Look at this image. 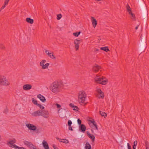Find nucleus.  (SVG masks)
<instances>
[{
  "instance_id": "1",
  "label": "nucleus",
  "mask_w": 149,
  "mask_h": 149,
  "mask_svg": "<svg viewBox=\"0 0 149 149\" xmlns=\"http://www.w3.org/2000/svg\"><path fill=\"white\" fill-rule=\"evenodd\" d=\"M61 88V84L57 81H55L51 84L50 89L53 93H58L60 91Z\"/></svg>"
},
{
  "instance_id": "2",
  "label": "nucleus",
  "mask_w": 149,
  "mask_h": 149,
  "mask_svg": "<svg viewBox=\"0 0 149 149\" xmlns=\"http://www.w3.org/2000/svg\"><path fill=\"white\" fill-rule=\"evenodd\" d=\"M86 97V94L84 91L79 92L78 97L79 103L81 105L85 106L87 103L85 102V99Z\"/></svg>"
},
{
  "instance_id": "3",
  "label": "nucleus",
  "mask_w": 149,
  "mask_h": 149,
  "mask_svg": "<svg viewBox=\"0 0 149 149\" xmlns=\"http://www.w3.org/2000/svg\"><path fill=\"white\" fill-rule=\"evenodd\" d=\"M95 80L96 83L104 85H106L108 82V80L103 77H96L95 78Z\"/></svg>"
},
{
  "instance_id": "4",
  "label": "nucleus",
  "mask_w": 149,
  "mask_h": 149,
  "mask_svg": "<svg viewBox=\"0 0 149 149\" xmlns=\"http://www.w3.org/2000/svg\"><path fill=\"white\" fill-rule=\"evenodd\" d=\"M140 39L142 41L140 47L141 51H143L144 52L147 47L146 40V39L143 38L142 35L140 37Z\"/></svg>"
},
{
  "instance_id": "5",
  "label": "nucleus",
  "mask_w": 149,
  "mask_h": 149,
  "mask_svg": "<svg viewBox=\"0 0 149 149\" xmlns=\"http://www.w3.org/2000/svg\"><path fill=\"white\" fill-rule=\"evenodd\" d=\"M140 4L143 12V14L144 17L146 16L147 15V12L146 10V6L144 1H140Z\"/></svg>"
},
{
  "instance_id": "6",
  "label": "nucleus",
  "mask_w": 149,
  "mask_h": 149,
  "mask_svg": "<svg viewBox=\"0 0 149 149\" xmlns=\"http://www.w3.org/2000/svg\"><path fill=\"white\" fill-rule=\"evenodd\" d=\"M10 84L6 78L0 77V85L8 86Z\"/></svg>"
},
{
  "instance_id": "7",
  "label": "nucleus",
  "mask_w": 149,
  "mask_h": 149,
  "mask_svg": "<svg viewBox=\"0 0 149 149\" xmlns=\"http://www.w3.org/2000/svg\"><path fill=\"white\" fill-rule=\"evenodd\" d=\"M96 91L98 93L97 94L96 96L97 97L99 98L103 99L104 97V93L101 91L100 88L97 87Z\"/></svg>"
},
{
  "instance_id": "8",
  "label": "nucleus",
  "mask_w": 149,
  "mask_h": 149,
  "mask_svg": "<svg viewBox=\"0 0 149 149\" xmlns=\"http://www.w3.org/2000/svg\"><path fill=\"white\" fill-rule=\"evenodd\" d=\"M82 42V40H78L76 39L74 41V47L76 48V50L77 51L79 49V44L81 42Z\"/></svg>"
},
{
  "instance_id": "9",
  "label": "nucleus",
  "mask_w": 149,
  "mask_h": 149,
  "mask_svg": "<svg viewBox=\"0 0 149 149\" xmlns=\"http://www.w3.org/2000/svg\"><path fill=\"white\" fill-rule=\"evenodd\" d=\"M42 114V110H38L36 111L33 112L32 114L33 116L38 117L41 116Z\"/></svg>"
},
{
  "instance_id": "10",
  "label": "nucleus",
  "mask_w": 149,
  "mask_h": 149,
  "mask_svg": "<svg viewBox=\"0 0 149 149\" xmlns=\"http://www.w3.org/2000/svg\"><path fill=\"white\" fill-rule=\"evenodd\" d=\"M26 126L30 130L35 131L36 129V126L33 124L30 123L26 124Z\"/></svg>"
},
{
  "instance_id": "11",
  "label": "nucleus",
  "mask_w": 149,
  "mask_h": 149,
  "mask_svg": "<svg viewBox=\"0 0 149 149\" xmlns=\"http://www.w3.org/2000/svg\"><path fill=\"white\" fill-rule=\"evenodd\" d=\"M32 86L30 84H26L24 85L23 87V89L25 91H28L30 90Z\"/></svg>"
},
{
  "instance_id": "12",
  "label": "nucleus",
  "mask_w": 149,
  "mask_h": 149,
  "mask_svg": "<svg viewBox=\"0 0 149 149\" xmlns=\"http://www.w3.org/2000/svg\"><path fill=\"white\" fill-rule=\"evenodd\" d=\"M101 69V67L100 66L95 64L93 67V71L95 72H98L99 70Z\"/></svg>"
},
{
  "instance_id": "13",
  "label": "nucleus",
  "mask_w": 149,
  "mask_h": 149,
  "mask_svg": "<svg viewBox=\"0 0 149 149\" xmlns=\"http://www.w3.org/2000/svg\"><path fill=\"white\" fill-rule=\"evenodd\" d=\"M91 19L93 26L95 28L97 24V21L96 19L93 17H92Z\"/></svg>"
},
{
  "instance_id": "14",
  "label": "nucleus",
  "mask_w": 149,
  "mask_h": 149,
  "mask_svg": "<svg viewBox=\"0 0 149 149\" xmlns=\"http://www.w3.org/2000/svg\"><path fill=\"white\" fill-rule=\"evenodd\" d=\"M48 114L49 113L47 111L42 110V114L41 116L45 118H47L48 117Z\"/></svg>"
},
{
  "instance_id": "15",
  "label": "nucleus",
  "mask_w": 149,
  "mask_h": 149,
  "mask_svg": "<svg viewBox=\"0 0 149 149\" xmlns=\"http://www.w3.org/2000/svg\"><path fill=\"white\" fill-rule=\"evenodd\" d=\"M86 134L89 138L91 139L92 141L94 142L95 139V136L91 134L88 131L86 132Z\"/></svg>"
},
{
  "instance_id": "16",
  "label": "nucleus",
  "mask_w": 149,
  "mask_h": 149,
  "mask_svg": "<svg viewBox=\"0 0 149 149\" xmlns=\"http://www.w3.org/2000/svg\"><path fill=\"white\" fill-rule=\"evenodd\" d=\"M37 97L43 102H45L46 100L43 96L41 95V94H39L38 95Z\"/></svg>"
},
{
  "instance_id": "17",
  "label": "nucleus",
  "mask_w": 149,
  "mask_h": 149,
  "mask_svg": "<svg viewBox=\"0 0 149 149\" xmlns=\"http://www.w3.org/2000/svg\"><path fill=\"white\" fill-rule=\"evenodd\" d=\"M79 129L81 132H84L86 130V127L84 125L81 124V125L79 126Z\"/></svg>"
},
{
  "instance_id": "18",
  "label": "nucleus",
  "mask_w": 149,
  "mask_h": 149,
  "mask_svg": "<svg viewBox=\"0 0 149 149\" xmlns=\"http://www.w3.org/2000/svg\"><path fill=\"white\" fill-rule=\"evenodd\" d=\"M16 141L15 139L14 138L13 139L10 140L9 142H8L7 144L8 145L10 144L11 146H10L11 147V146H13L12 145L14 144V143H16Z\"/></svg>"
},
{
  "instance_id": "19",
  "label": "nucleus",
  "mask_w": 149,
  "mask_h": 149,
  "mask_svg": "<svg viewBox=\"0 0 149 149\" xmlns=\"http://www.w3.org/2000/svg\"><path fill=\"white\" fill-rule=\"evenodd\" d=\"M42 144L45 149H49L48 144L46 141H44L42 142Z\"/></svg>"
},
{
  "instance_id": "20",
  "label": "nucleus",
  "mask_w": 149,
  "mask_h": 149,
  "mask_svg": "<svg viewBox=\"0 0 149 149\" xmlns=\"http://www.w3.org/2000/svg\"><path fill=\"white\" fill-rule=\"evenodd\" d=\"M69 106L72 107L73 109L74 110L78 111L79 109V108L77 106H75L72 103H70L69 104Z\"/></svg>"
},
{
  "instance_id": "21",
  "label": "nucleus",
  "mask_w": 149,
  "mask_h": 149,
  "mask_svg": "<svg viewBox=\"0 0 149 149\" xmlns=\"http://www.w3.org/2000/svg\"><path fill=\"white\" fill-rule=\"evenodd\" d=\"M26 21L27 22L31 24H33L34 22L33 20L29 17L27 18L26 19Z\"/></svg>"
},
{
  "instance_id": "22",
  "label": "nucleus",
  "mask_w": 149,
  "mask_h": 149,
  "mask_svg": "<svg viewBox=\"0 0 149 149\" xmlns=\"http://www.w3.org/2000/svg\"><path fill=\"white\" fill-rule=\"evenodd\" d=\"M12 146H11V147L15 149H25L24 148L19 147L15 144H14L13 145H12Z\"/></svg>"
},
{
  "instance_id": "23",
  "label": "nucleus",
  "mask_w": 149,
  "mask_h": 149,
  "mask_svg": "<svg viewBox=\"0 0 149 149\" xmlns=\"http://www.w3.org/2000/svg\"><path fill=\"white\" fill-rule=\"evenodd\" d=\"M9 1H5V2H4V5L2 6V7L0 9V12H1V10H3V9L4 8L6 7V6L7 5V4H8V3L9 2Z\"/></svg>"
},
{
  "instance_id": "24",
  "label": "nucleus",
  "mask_w": 149,
  "mask_h": 149,
  "mask_svg": "<svg viewBox=\"0 0 149 149\" xmlns=\"http://www.w3.org/2000/svg\"><path fill=\"white\" fill-rule=\"evenodd\" d=\"M48 55L51 58L55 59L56 58L55 56L53 55V52L48 53Z\"/></svg>"
},
{
  "instance_id": "25",
  "label": "nucleus",
  "mask_w": 149,
  "mask_h": 149,
  "mask_svg": "<svg viewBox=\"0 0 149 149\" xmlns=\"http://www.w3.org/2000/svg\"><path fill=\"white\" fill-rule=\"evenodd\" d=\"M100 49L103 50L106 52H107L108 51H109V49L108 47H102L100 48Z\"/></svg>"
},
{
  "instance_id": "26",
  "label": "nucleus",
  "mask_w": 149,
  "mask_h": 149,
  "mask_svg": "<svg viewBox=\"0 0 149 149\" xmlns=\"http://www.w3.org/2000/svg\"><path fill=\"white\" fill-rule=\"evenodd\" d=\"M85 149H91V147L90 144L88 142L86 143L85 147Z\"/></svg>"
},
{
  "instance_id": "27",
  "label": "nucleus",
  "mask_w": 149,
  "mask_h": 149,
  "mask_svg": "<svg viewBox=\"0 0 149 149\" xmlns=\"http://www.w3.org/2000/svg\"><path fill=\"white\" fill-rule=\"evenodd\" d=\"M129 14L131 15V18L132 20L134 21L135 20V17L134 15L132 13V12L129 13Z\"/></svg>"
},
{
  "instance_id": "28",
  "label": "nucleus",
  "mask_w": 149,
  "mask_h": 149,
  "mask_svg": "<svg viewBox=\"0 0 149 149\" xmlns=\"http://www.w3.org/2000/svg\"><path fill=\"white\" fill-rule=\"evenodd\" d=\"M49 65V63H47L45 64V65L44 64L43 65L42 67V69H44L46 68H47Z\"/></svg>"
},
{
  "instance_id": "29",
  "label": "nucleus",
  "mask_w": 149,
  "mask_h": 149,
  "mask_svg": "<svg viewBox=\"0 0 149 149\" xmlns=\"http://www.w3.org/2000/svg\"><path fill=\"white\" fill-rule=\"evenodd\" d=\"M28 147L30 149H35L36 147L35 146L33 145L31 143V144H30L29 146Z\"/></svg>"
},
{
  "instance_id": "30",
  "label": "nucleus",
  "mask_w": 149,
  "mask_h": 149,
  "mask_svg": "<svg viewBox=\"0 0 149 149\" xmlns=\"http://www.w3.org/2000/svg\"><path fill=\"white\" fill-rule=\"evenodd\" d=\"M99 112L100 114L102 116H104V117L107 116V113H106L105 112L102 111H100Z\"/></svg>"
},
{
  "instance_id": "31",
  "label": "nucleus",
  "mask_w": 149,
  "mask_h": 149,
  "mask_svg": "<svg viewBox=\"0 0 149 149\" xmlns=\"http://www.w3.org/2000/svg\"><path fill=\"white\" fill-rule=\"evenodd\" d=\"M126 8L127 11L129 12V13L132 12L131 10V8L128 4H127L126 6Z\"/></svg>"
},
{
  "instance_id": "32",
  "label": "nucleus",
  "mask_w": 149,
  "mask_h": 149,
  "mask_svg": "<svg viewBox=\"0 0 149 149\" xmlns=\"http://www.w3.org/2000/svg\"><path fill=\"white\" fill-rule=\"evenodd\" d=\"M31 143L30 142L28 141H24V144L25 145H26L28 147L30 145V144H31Z\"/></svg>"
},
{
  "instance_id": "33",
  "label": "nucleus",
  "mask_w": 149,
  "mask_h": 149,
  "mask_svg": "<svg viewBox=\"0 0 149 149\" xmlns=\"http://www.w3.org/2000/svg\"><path fill=\"white\" fill-rule=\"evenodd\" d=\"M81 33L80 31L77 32L75 33H73V35L75 37H78Z\"/></svg>"
},
{
  "instance_id": "34",
  "label": "nucleus",
  "mask_w": 149,
  "mask_h": 149,
  "mask_svg": "<svg viewBox=\"0 0 149 149\" xmlns=\"http://www.w3.org/2000/svg\"><path fill=\"white\" fill-rule=\"evenodd\" d=\"M32 102L35 105H37V104H38L37 103V101L34 98H32Z\"/></svg>"
},
{
  "instance_id": "35",
  "label": "nucleus",
  "mask_w": 149,
  "mask_h": 149,
  "mask_svg": "<svg viewBox=\"0 0 149 149\" xmlns=\"http://www.w3.org/2000/svg\"><path fill=\"white\" fill-rule=\"evenodd\" d=\"M46 62V60H42L40 63V65L42 67L43 65H44V63Z\"/></svg>"
},
{
  "instance_id": "36",
  "label": "nucleus",
  "mask_w": 149,
  "mask_h": 149,
  "mask_svg": "<svg viewBox=\"0 0 149 149\" xmlns=\"http://www.w3.org/2000/svg\"><path fill=\"white\" fill-rule=\"evenodd\" d=\"M145 146L146 149H149V142L148 141L145 142Z\"/></svg>"
},
{
  "instance_id": "37",
  "label": "nucleus",
  "mask_w": 149,
  "mask_h": 149,
  "mask_svg": "<svg viewBox=\"0 0 149 149\" xmlns=\"http://www.w3.org/2000/svg\"><path fill=\"white\" fill-rule=\"evenodd\" d=\"M60 142H63L64 143H67L69 142V141L68 140H67L66 139H63L62 141H60Z\"/></svg>"
},
{
  "instance_id": "38",
  "label": "nucleus",
  "mask_w": 149,
  "mask_h": 149,
  "mask_svg": "<svg viewBox=\"0 0 149 149\" xmlns=\"http://www.w3.org/2000/svg\"><path fill=\"white\" fill-rule=\"evenodd\" d=\"M62 15L61 14L57 15V19L58 20H59L62 17Z\"/></svg>"
},
{
  "instance_id": "39",
  "label": "nucleus",
  "mask_w": 149,
  "mask_h": 149,
  "mask_svg": "<svg viewBox=\"0 0 149 149\" xmlns=\"http://www.w3.org/2000/svg\"><path fill=\"white\" fill-rule=\"evenodd\" d=\"M40 109H41V110L44 109V107H43L42 105L40 104H38L37 105Z\"/></svg>"
},
{
  "instance_id": "40",
  "label": "nucleus",
  "mask_w": 149,
  "mask_h": 149,
  "mask_svg": "<svg viewBox=\"0 0 149 149\" xmlns=\"http://www.w3.org/2000/svg\"><path fill=\"white\" fill-rule=\"evenodd\" d=\"M8 109L7 107H6V109H4V110L3 111V113H5L6 114H7L8 112Z\"/></svg>"
},
{
  "instance_id": "41",
  "label": "nucleus",
  "mask_w": 149,
  "mask_h": 149,
  "mask_svg": "<svg viewBox=\"0 0 149 149\" xmlns=\"http://www.w3.org/2000/svg\"><path fill=\"white\" fill-rule=\"evenodd\" d=\"M77 123H78V124L79 125V126L80 125H81V121L79 119H78L77 120Z\"/></svg>"
},
{
  "instance_id": "42",
  "label": "nucleus",
  "mask_w": 149,
  "mask_h": 149,
  "mask_svg": "<svg viewBox=\"0 0 149 149\" xmlns=\"http://www.w3.org/2000/svg\"><path fill=\"white\" fill-rule=\"evenodd\" d=\"M72 124V121L70 120H69L68 122V126H69V125H71V124Z\"/></svg>"
},
{
  "instance_id": "43",
  "label": "nucleus",
  "mask_w": 149,
  "mask_h": 149,
  "mask_svg": "<svg viewBox=\"0 0 149 149\" xmlns=\"http://www.w3.org/2000/svg\"><path fill=\"white\" fill-rule=\"evenodd\" d=\"M127 146L128 149H132L131 145L129 143H127Z\"/></svg>"
},
{
  "instance_id": "44",
  "label": "nucleus",
  "mask_w": 149,
  "mask_h": 149,
  "mask_svg": "<svg viewBox=\"0 0 149 149\" xmlns=\"http://www.w3.org/2000/svg\"><path fill=\"white\" fill-rule=\"evenodd\" d=\"M69 126V128H68L69 130H70L71 131H72L73 129L71 125H69V126Z\"/></svg>"
},
{
  "instance_id": "45",
  "label": "nucleus",
  "mask_w": 149,
  "mask_h": 149,
  "mask_svg": "<svg viewBox=\"0 0 149 149\" xmlns=\"http://www.w3.org/2000/svg\"><path fill=\"white\" fill-rule=\"evenodd\" d=\"M56 106L58 108H60L61 107V105L58 104H56Z\"/></svg>"
},
{
  "instance_id": "46",
  "label": "nucleus",
  "mask_w": 149,
  "mask_h": 149,
  "mask_svg": "<svg viewBox=\"0 0 149 149\" xmlns=\"http://www.w3.org/2000/svg\"><path fill=\"white\" fill-rule=\"evenodd\" d=\"M0 47L1 49H3L4 48V47L2 44H1L0 45Z\"/></svg>"
},
{
  "instance_id": "47",
  "label": "nucleus",
  "mask_w": 149,
  "mask_h": 149,
  "mask_svg": "<svg viewBox=\"0 0 149 149\" xmlns=\"http://www.w3.org/2000/svg\"><path fill=\"white\" fill-rule=\"evenodd\" d=\"M137 141H135L134 142V145H135V146H136L137 144Z\"/></svg>"
},
{
  "instance_id": "48",
  "label": "nucleus",
  "mask_w": 149,
  "mask_h": 149,
  "mask_svg": "<svg viewBox=\"0 0 149 149\" xmlns=\"http://www.w3.org/2000/svg\"><path fill=\"white\" fill-rule=\"evenodd\" d=\"M94 125L96 129V130H98V127H97V124H95Z\"/></svg>"
},
{
  "instance_id": "49",
  "label": "nucleus",
  "mask_w": 149,
  "mask_h": 149,
  "mask_svg": "<svg viewBox=\"0 0 149 149\" xmlns=\"http://www.w3.org/2000/svg\"><path fill=\"white\" fill-rule=\"evenodd\" d=\"M53 147L54 148V149H58V148L55 145H53Z\"/></svg>"
},
{
  "instance_id": "50",
  "label": "nucleus",
  "mask_w": 149,
  "mask_h": 149,
  "mask_svg": "<svg viewBox=\"0 0 149 149\" xmlns=\"http://www.w3.org/2000/svg\"><path fill=\"white\" fill-rule=\"evenodd\" d=\"M45 53H46V54L48 55V53H49V51L48 50H46L45 51Z\"/></svg>"
},
{
  "instance_id": "51",
  "label": "nucleus",
  "mask_w": 149,
  "mask_h": 149,
  "mask_svg": "<svg viewBox=\"0 0 149 149\" xmlns=\"http://www.w3.org/2000/svg\"><path fill=\"white\" fill-rule=\"evenodd\" d=\"M136 146H135V145H133V149H136Z\"/></svg>"
},
{
  "instance_id": "52",
  "label": "nucleus",
  "mask_w": 149,
  "mask_h": 149,
  "mask_svg": "<svg viewBox=\"0 0 149 149\" xmlns=\"http://www.w3.org/2000/svg\"><path fill=\"white\" fill-rule=\"evenodd\" d=\"M99 50L98 49H95V51H95V52H97V51H98Z\"/></svg>"
},
{
  "instance_id": "53",
  "label": "nucleus",
  "mask_w": 149,
  "mask_h": 149,
  "mask_svg": "<svg viewBox=\"0 0 149 149\" xmlns=\"http://www.w3.org/2000/svg\"><path fill=\"white\" fill-rule=\"evenodd\" d=\"M94 121H94V120H92L91 121V123H94L93 122H94Z\"/></svg>"
},
{
  "instance_id": "54",
  "label": "nucleus",
  "mask_w": 149,
  "mask_h": 149,
  "mask_svg": "<svg viewBox=\"0 0 149 149\" xmlns=\"http://www.w3.org/2000/svg\"><path fill=\"white\" fill-rule=\"evenodd\" d=\"M57 139L58 140H59L60 141H62V140H62V139H61L60 140H59V138H58V139Z\"/></svg>"
},
{
  "instance_id": "55",
  "label": "nucleus",
  "mask_w": 149,
  "mask_h": 149,
  "mask_svg": "<svg viewBox=\"0 0 149 149\" xmlns=\"http://www.w3.org/2000/svg\"><path fill=\"white\" fill-rule=\"evenodd\" d=\"M94 123H93V125H94L95 124H96V123L95 122V121H94V122H93Z\"/></svg>"
},
{
  "instance_id": "56",
  "label": "nucleus",
  "mask_w": 149,
  "mask_h": 149,
  "mask_svg": "<svg viewBox=\"0 0 149 149\" xmlns=\"http://www.w3.org/2000/svg\"><path fill=\"white\" fill-rule=\"evenodd\" d=\"M138 28V26H136V27L135 28V29H136V30H137Z\"/></svg>"
},
{
  "instance_id": "57",
  "label": "nucleus",
  "mask_w": 149,
  "mask_h": 149,
  "mask_svg": "<svg viewBox=\"0 0 149 149\" xmlns=\"http://www.w3.org/2000/svg\"><path fill=\"white\" fill-rule=\"evenodd\" d=\"M1 136L0 135V141L1 140Z\"/></svg>"
},
{
  "instance_id": "58",
  "label": "nucleus",
  "mask_w": 149,
  "mask_h": 149,
  "mask_svg": "<svg viewBox=\"0 0 149 149\" xmlns=\"http://www.w3.org/2000/svg\"><path fill=\"white\" fill-rule=\"evenodd\" d=\"M91 131L93 132V131L92 129L91 130Z\"/></svg>"
}]
</instances>
